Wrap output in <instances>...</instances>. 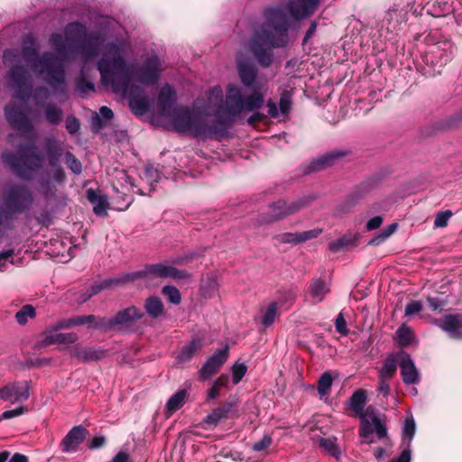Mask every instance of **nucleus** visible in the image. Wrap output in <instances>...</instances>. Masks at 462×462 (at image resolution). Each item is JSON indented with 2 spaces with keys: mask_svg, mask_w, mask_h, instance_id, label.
Masks as SVG:
<instances>
[{
  "mask_svg": "<svg viewBox=\"0 0 462 462\" xmlns=\"http://www.w3.org/2000/svg\"><path fill=\"white\" fill-rule=\"evenodd\" d=\"M104 38L99 33H88L86 27L79 23H70L64 29V35L54 32L49 38L51 47L55 51L37 52V39L32 33L26 34L22 41V55L31 64L32 69L57 92L65 94V61L69 52L78 47L87 62L95 58Z\"/></svg>",
  "mask_w": 462,
  "mask_h": 462,
  "instance_id": "1",
  "label": "nucleus"
},
{
  "mask_svg": "<svg viewBox=\"0 0 462 462\" xmlns=\"http://www.w3.org/2000/svg\"><path fill=\"white\" fill-rule=\"evenodd\" d=\"M128 44L117 42L108 44L97 62V69L104 86L110 87L116 94L128 97L133 113L143 116L147 113L150 102L143 88L132 84L137 79L143 84H154L160 77L161 61L152 55L147 58L143 65L136 69L125 62Z\"/></svg>",
  "mask_w": 462,
  "mask_h": 462,
  "instance_id": "2",
  "label": "nucleus"
},
{
  "mask_svg": "<svg viewBox=\"0 0 462 462\" xmlns=\"http://www.w3.org/2000/svg\"><path fill=\"white\" fill-rule=\"evenodd\" d=\"M63 143L54 136L43 140L42 152L35 145L19 147V154L5 152L2 160L19 177L31 180L44 162L51 168L39 180V190L46 198H55L66 182V172L60 162L63 155Z\"/></svg>",
  "mask_w": 462,
  "mask_h": 462,
  "instance_id": "3",
  "label": "nucleus"
},
{
  "mask_svg": "<svg viewBox=\"0 0 462 462\" xmlns=\"http://www.w3.org/2000/svg\"><path fill=\"white\" fill-rule=\"evenodd\" d=\"M263 23L254 29L248 43L257 62L264 68L273 63L272 48L284 47L288 42L289 20L282 6H269L263 12Z\"/></svg>",
  "mask_w": 462,
  "mask_h": 462,
  "instance_id": "4",
  "label": "nucleus"
},
{
  "mask_svg": "<svg viewBox=\"0 0 462 462\" xmlns=\"http://www.w3.org/2000/svg\"><path fill=\"white\" fill-rule=\"evenodd\" d=\"M263 104V95L260 91H254L245 97L243 89L234 84H229L226 88L225 106L223 104V90L220 86H215L209 89L208 101L205 104L199 99L193 102V108L200 114L215 112L217 116L223 114L226 118L217 116L215 120H223L232 126L234 118L244 111H254Z\"/></svg>",
  "mask_w": 462,
  "mask_h": 462,
  "instance_id": "5",
  "label": "nucleus"
},
{
  "mask_svg": "<svg viewBox=\"0 0 462 462\" xmlns=\"http://www.w3.org/2000/svg\"><path fill=\"white\" fill-rule=\"evenodd\" d=\"M179 133H189L201 140L222 141L227 137L229 124L223 120L204 118L189 107H178L168 116Z\"/></svg>",
  "mask_w": 462,
  "mask_h": 462,
  "instance_id": "6",
  "label": "nucleus"
},
{
  "mask_svg": "<svg viewBox=\"0 0 462 462\" xmlns=\"http://www.w3.org/2000/svg\"><path fill=\"white\" fill-rule=\"evenodd\" d=\"M4 63L11 67L8 72V78L15 91V98L25 103L31 93L32 86L29 81L28 72L24 66L20 65L21 55L17 50H6L3 55Z\"/></svg>",
  "mask_w": 462,
  "mask_h": 462,
  "instance_id": "7",
  "label": "nucleus"
},
{
  "mask_svg": "<svg viewBox=\"0 0 462 462\" xmlns=\"http://www.w3.org/2000/svg\"><path fill=\"white\" fill-rule=\"evenodd\" d=\"M190 274L183 270H178L177 268L169 265L164 263H158L154 264H149L144 267L142 271L133 272L123 274L121 277L110 281L109 284L125 283L137 279H153V278H172V279H188Z\"/></svg>",
  "mask_w": 462,
  "mask_h": 462,
  "instance_id": "8",
  "label": "nucleus"
},
{
  "mask_svg": "<svg viewBox=\"0 0 462 462\" xmlns=\"http://www.w3.org/2000/svg\"><path fill=\"white\" fill-rule=\"evenodd\" d=\"M236 67L241 82L245 88H252L254 91H260L264 96L266 89L263 86H256L257 68L251 57L244 51H239L236 55Z\"/></svg>",
  "mask_w": 462,
  "mask_h": 462,
  "instance_id": "9",
  "label": "nucleus"
},
{
  "mask_svg": "<svg viewBox=\"0 0 462 462\" xmlns=\"http://www.w3.org/2000/svg\"><path fill=\"white\" fill-rule=\"evenodd\" d=\"M32 202V195L24 185L11 186L5 192L6 207L13 212H20L27 208Z\"/></svg>",
  "mask_w": 462,
  "mask_h": 462,
  "instance_id": "10",
  "label": "nucleus"
},
{
  "mask_svg": "<svg viewBox=\"0 0 462 462\" xmlns=\"http://www.w3.org/2000/svg\"><path fill=\"white\" fill-rule=\"evenodd\" d=\"M30 396V383L28 381L10 382L0 388V399L11 403L23 402Z\"/></svg>",
  "mask_w": 462,
  "mask_h": 462,
  "instance_id": "11",
  "label": "nucleus"
},
{
  "mask_svg": "<svg viewBox=\"0 0 462 462\" xmlns=\"http://www.w3.org/2000/svg\"><path fill=\"white\" fill-rule=\"evenodd\" d=\"M228 357V346L217 350L199 371V380L204 382L216 374Z\"/></svg>",
  "mask_w": 462,
  "mask_h": 462,
  "instance_id": "12",
  "label": "nucleus"
},
{
  "mask_svg": "<svg viewBox=\"0 0 462 462\" xmlns=\"http://www.w3.org/2000/svg\"><path fill=\"white\" fill-rule=\"evenodd\" d=\"M5 113L6 120L14 128L23 134H29L33 131V125L22 107L11 103L6 106Z\"/></svg>",
  "mask_w": 462,
  "mask_h": 462,
  "instance_id": "13",
  "label": "nucleus"
},
{
  "mask_svg": "<svg viewBox=\"0 0 462 462\" xmlns=\"http://www.w3.org/2000/svg\"><path fill=\"white\" fill-rule=\"evenodd\" d=\"M374 432L379 439L385 438L387 436L385 424L377 416H373L370 420L363 418L359 430L360 437L370 443L373 442L371 437Z\"/></svg>",
  "mask_w": 462,
  "mask_h": 462,
  "instance_id": "14",
  "label": "nucleus"
},
{
  "mask_svg": "<svg viewBox=\"0 0 462 462\" xmlns=\"http://www.w3.org/2000/svg\"><path fill=\"white\" fill-rule=\"evenodd\" d=\"M291 93L289 90H284L280 96L279 107H277L276 103L273 100L269 99L267 101V113L272 118L285 119L291 112Z\"/></svg>",
  "mask_w": 462,
  "mask_h": 462,
  "instance_id": "15",
  "label": "nucleus"
},
{
  "mask_svg": "<svg viewBox=\"0 0 462 462\" xmlns=\"http://www.w3.org/2000/svg\"><path fill=\"white\" fill-rule=\"evenodd\" d=\"M320 0H290L288 11L295 20H302L313 14L319 7Z\"/></svg>",
  "mask_w": 462,
  "mask_h": 462,
  "instance_id": "16",
  "label": "nucleus"
},
{
  "mask_svg": "<svg viewBox=\"0 0 462 462\" xmlns=\"http://www.w3.org/2000/svg\"><path fill=\"white\" fill-rule=\"evenodd\" d=\"M435 324L453 339H462V315L448 314L435 320Z\"/></svg>",
  "mask_w": 462,
  "mask_h": 462,
  "instance_id": "17",
  "label": "nucleus"
},
{
  "mask_svg": "<svg viewBox=\"0 0 462 462\" xmlns=\"http://www.w3.org/2000/svg\"><path fill=\"white\" fill-rule=\"evenodd\" d=\"M301 207L302 203L299 201L291 202L288 205L285 201L279 200L270 207L268 215L263 219V222L270 223L282 219L291 214L297 212Z\"/></svg>",
  "mask_w": 462,
  "mask_h": 462,
  "instance_id": "18",
  "label": "nucleus"
},
{
  "mask_svg": "<svg viewBox=\"0 0 462 462\" xmlns=\"http://www.w3.org/2000/svg\"><path fill=\"white\" fill-rule=\"evenodd\" d=\"M400 368L405 384H416L420 382L419 373L411 356L404 351L399 352Z\"/></svg>",
  "mask_w": 462,
  "mask_h": 462,
  "instance_id": "19",
  "label": "nucleus"
},
{
  "mask_svg": "<svg viewBox=\"0 0 462 462\" xmlns=\"http://www.w3.org/2000/svg\"><path fill=\"white\" fill-rule=\"evenodd\" d=\"M87 430L82 426H74L60 442L62 452L69 453L75 451L84 441L87 436Z\"/></svg>",
  "mask_w": 462,
  "mask_h": 462,
  "instance_id": "20",
  "label": "nucleus"
},
{
  "mask_svg": "<svg viewBox=\"0 0 462 462\" xmlns=\"http://www.w3.org/2000/svg\"><path fill=\"white\" fill-rule=\"evenodd\" d=\"M176 94L170 85L162 88L158 96V106L163 116L168 117L175 108Z\"/></svg>",
  "mask_w": 462,
  "mask_h": 462,
  "instance_id": "21",
  "label": "nucleus"
},
{
  "mask_svg": "<svg viewBox=\"0 0 462 462\" xmlns=\"http://www.w3.org/2000/svg\"><path fill=\"white\" fill-rule=\"evenodd\" d=\"M143 317V313L141 310L134 306H131L118 311L114 317V321L116 329H122L132 322L141 319Z\"/></svg>",
  "mask_w": 462,
  "mask_h": 462,
  "instance_id": "22",
  "label": "nucleus"
},
{
  "mask_svg": "<svg viewBox=\"0 0 462 462\" xmlns=\"http://www.w3.org/2000/svg\"><path fill=\"white\" fill-rule=\"evenodd\" d=\"M72 356L83 362L97 361L106 356V351L76 345L70 350Z\"/></svg>",
  "mask_w": 462,
  "mask_h": 462,
  "instance_id": "23",
  "label": "nucleus"
},
{
  "mask_svg": "<svg viewBox=\"0 0 462 462\" xmlns=\"http://www.w3.org/2000/svg\"><path fill=\"white\" fill-rule=\"evenodd\" d=\"M78 339L76 333H58L55 331H46L43 334L41 345L43 346L53 344H72Z\"/></svg>",
  "mask_w": 462,
  "mask_h": 462,
  "instance_id": "24",
  "label": "nucleus"
},
{
  "mask_svg": "<svg viewBox=\"0 0 462 462\" xmlns=\"http://www.w3.org/2000/svg\"><path fill=\"white\" fill-rule=\"evenodd\" d=\"M346 155L343 152H330L313 160L309 165V171H319L328 166H332L338 158Z\"/></svg>",
  "mask_w": 462,
  "mask_h": 462,
  "instance_id": "25",
  "label": "nucleus"
},
{
  "mask_svg": "<svg viewBox=\"0 0 462 462\" xmlns=\"http://www.w3.org/2000/svg\"><path fill=\"white\" fill-rule=\"evenodd\" d=\"M203 346L202 340L200 338H194L189 343L185 344L178 354L176 355V360L178 363H187L192 359L194 355L200 351Z\"/></svg>",
  "mask_w": 462,
  "mask_h": 462,
  "instance_id": "26",
  "label": "nucleus"
},
{
  "mask_svg": "<svg viewBox=\"0 0 462 462\" xmlns=\"http://www.w3.org/2000/svg\"><path fill=\"white\" fill-rule=\"evenodd\" d=\"M329 291L328 282L319 278L312 280L308 289L314 303L321 302Z\"/></svg>",
  "mask_w": 462,
  "mask_h": 462,
  "instance_id": "27",
  "label": "nucleus"
},
{
  "mask_svg": "<svg viewBox=\"0 0 462 462\" xmlns=\"http://www.w3.org/2000/svg\"><path fill=\"white\" fill-rule=\"evenodd\" d=\"M367 401L366 392L364 389H358L353 393L349 399V406L355 411L356 415L363 420L365 418L364 408Z\"/></svg>",
  "mask_w": 462,
  "mask_h": 462,
  "instance_id": "28",
  "label": "nucleus"
},
{
  "mask_svg": "<svg viewBox=\"0 0 462 462\" xmlns=\"http://www.w3.org/2000/svg\"><path fill=\"white\" fill-rule=\"evenodd\" d=\"M232 403L225 402L221 406L214 409L204 420L208 425L217 426L222 420L227 418L232 410Z\"/></svg>",
  "mask_w": 462,
  "mask_h": 462,
  "instance_id": "29",
  "label": "nucleus"
},
{
  "mask_svg": "<svg viewBox=\"0 0 462 462\" xmlns=\"http://www.w3.org/2000/svg\"><path fill=\"white\" fill-rule=\"evenodd\" d=\"M87 199L93 205L94 213L97 216H106L108 208V202L106 197H101L95 190H87Z\"/></svg>",
  "mask_w": 462,
  "mask_h": 462,
  "instance_id": "30",
  "label": "nucleus"
},
{
  "mask_svg": "<svg viewBox=\"0 0 462 462\" xmlns=\"http://www.w3.org/2000/svg\"><path fill=\"white\" fill-rule=\"evenodd\" d=\"M357 238L356 234H346L337 240L331 242L328 248L332 253L347 250L349 247L356 245Z\"/></svg>",
  "mask_w": 462,
  "mask_h": 462,
  "instance_id": "31",
  "label": "nucleus"
},
{
  "mask_svg": "<svg viewBox=\"0 0 462 462\" xmlns=\"http://www.w3.org/2000/svg\"><path fill=\"white\" fill-rule=\"evenodd\" d=\"M398 364L400 365L399 352L388 356L380 370V378L391 379L396 373Z\"/></svg>",
  "mask_w": 462,
  "mask_h": 462,
  "instance_id": "32",
  "label": "nucleus"
},
{
  "mask_svg": "<svg viewBox=\"0 0 462 462\" xmlns=\"http://www.w3.org/2000/svg\"><path fill=\"white\" fill-rule=\"evenodd\" d=\"M146 313L152 319H158L164 314V305L162 300L156 296H151L144 302Z\"/></svg>",
  "mask_w": 462,
  "mask_h": 462,
  "instance_id": "33",
  "label": "nucleus"
},
{
  "mask_svg": "<svg viewBox=\"0 0 462 462\" xmlns=\"http://www.w3.org/2000/svg\"><path fill=\"white\" fill-rule=\"evenodd\" d=\"M229 375L223 374L218 376L212 383L211 388L208 392V400H216L221 395L222 389H229Z\"/></svg>",
  "mask_w": 462,
  "mask_h": 462,
  "instance_id": "34",
  "label": "nucleus"
},
{
  "mask_svg": "<svg viewBox=\"0 0 462 462\" xmlns=\"http://www.w3.org/2000/svg\"><path fill=\"white\" fill-rule=\"evenodd\" d=\"M319 447L322 448L328 454L332 456L337 460L341 458V449L337 444V439L332 438H321L319 440Z\"/></svg>",
  "mask_w": 462,
  "mask_h": 462,
  "instance_id": "35",
  "label": "nucleus"
},
{
  "mask_svg": "<svg viewBox=\"0 0 462 462\" xmlns=\"http://www.w3.org/2000/svg\"><path fill=\"white\" fill-rule=\"evenodd\" d=\"M44 116L49 124L57 125L62 121L63 112L58 106L49 103L44 106Z\"/></svg>",
  "mask_w": 462,
  "mask_h": 462,
  "instance_id": "36",
  "label": "nucleus"
},
{
  "mask_svg": "<svg viewBox=\"0 0 462 462\" xmlns=\"http://www.w3.org/2000/svg\"><path fill=\"white\" fill-rule=\"evenodd\" d=\"M219 283L217 277L215 274H210L203 280L200 286L201 295L205 298H211L215 292L217 291Z\"/></svg>",
  "mask_w": 462,
  "mask_h": 462,
  "instance_id": "37",
  "label": "nucleus"
},
{
  "mask_svg": "<svg viewBox=\"0 0 462 462\" xmlns=\"http://www.w3.org/2000/svg\"><path fill=\"white\" fill-rule=\"evenodd\" d=\"M187 395L188 393L184 389L179 390L177 393H175L167 402V411L171 414L172 412L180 409L185 402Z\"/></svg>",
  "mask_w": 462,
  "mask_h": 462,
  "instance_id": "38",
  "label": "nucleus"
},
{
  "mask_svg": "<svg viewBox=\"0 0 462 462\" xmlns=\"http://www.w3.org/2000/svg\"><path fill=\"white\" fill-rule=\"evenodd\" d=\"M333 380L334 377L331 371H327L321 374L318 381V392L320 396H326L330 393Z\"/></svg>",
  "mask_w": 462,
  "mask_h": 462,
  "instance_id": "39",
  "label": "nucleus"
},
{
  "mask_svg": "<svg viewBox=\"0 0 462 462\" xmlns=\"http://www.w3.org/2000/svg\"><path fill=\"white\" fill-rule=\"evenodd\" d=\"M91 328L100 329L103 331H110L116 329L114 318H101L96 316L94 322H92L91 324Z\"/></svg>",
  "mask_w": 462,
  "mask_h": 462,
  "instance_id": "40",
  "label": "nucleus"
},
{
  "mask_svg": "<svg viewBox=\"0 0 462 462\" xmlns=\"http://www.w3.org/2000/svg\"><path fill=\"white\" fill-rule=\"evenodd\" d=\"M278 303L277 302H272L269 304L265 311L263 312L262 316V324L264 327H270L273 324L277 315H278Z\"/></svg>",
  "mask_w": 462,
  "mask_h": 462,
  "instance_id": "41",
  "label": "nucleus"
},
{
  "mask_svg": "<svg viewBox=\"0 0 462 462\" xmlns=\"http://www.w3.org/2000/svg\"><path fill=\"white\" fill-rule=\"evenodd\" d=\"M396 340L402 346H409L412 341V331L410 328L402 325L396 331Z\"/></svg>",
  "mask_w": 462,
  "mask_h": 462,
  "instance_id": "42",
  "label": "nucleus"
},
{
  "mask_svg": "<svg viewBox=\"0 0 462 462\" xmlns=\"http://www.w3.org/2000/svg\"><path fill=\"white\" fill-rule=\"evenodd\" d=\"M397 229V224L393 223L384 227L376 236L370 240L369 245H378L389 238Z\"/></svg>",
  "mask_w": 462,
  "mask_h": 462,
  "instance_id": "43",
  "label": "nucleus"
},
{
  "mask_svg": "<svg viewBox=\"0 0 462 462\" xmlns=\"http://www.w3.org/2000/svg\"><path fill=\"white\" fill-rule=\"evenodd\" d=\"M64 162L67 165V167L75 174L79 175L82 171V165L79 159L76 158V156L70 152H66L64 153Z\"/></svg>",
  "mask_w": 462,
  "mask_h": 462,
  "instance_id": "44",
  "label": "nucleus"
},
{
  "mask_svg": "<svg viewBox=\"0 0 462 462\" xmlns=\"http://www.w3.org/2000/svg\"><path fill=\"white\" fill-rule=\"evenodd\" d=\"M162 292L171 303L175 305L180 303L181 295L176 287L171 285L164 286L162 290Z\"/></svg>",
  "mask_w": 462,
  "mask_h": 462,
  "instance_id": "45",
  "label": "nucleus"
},
{
  "mask_svg": "<svg viewBox=\"0 0 462 462\" xmlns=\"http://www.w3.org/2000/svg\"><path fill=\"white\" fill-rule=\"evenodd\" d=\"M272 444V436L270 434H264L260 440L254 442L252 445L251 449L254 452L266 454L267 449L271 447Z\"/></svg>",
  "mask_w": 462,
  "mask_h": 462,
  "instance_id": "46",
  "label": "nucleus"
},
{
  "mask_svg": "<svg viewBox=\"0 0 462 462\" xmlns=\"http://www.w3.org/2000/svg\"><path fill=\"white\" fill-rule=\"evenodd\" d=\"M35 316V309L32 305H24L15 315L16 320L19 324L24 325L27 323L29 318Z\"/></svg>",
  "mask_w": 462,
  "mask_h": 462,
  "instance_id": "47",
  "label": "nucleus"
},
{
  "mask_svg": "<svg viewBox=\"0 0 462 462\" xmlns=\"http://www.w3.org/2000/svg\"><path fill=\"white\" fill-rule=\"evenodd\" d=\"M77 91L82 97H86L88 93L95 91V86L92 82L87 81L83 74L77 80Z\"/></svg>",
  "mask_w": 462,
  "mask_h": 462,
  "instance_id": "48",
  "label": "nucleus"
},
{
  "mask_svg": "<svg viewBox=\"0 0 462 462\" xmlns=\"http://www.w3.org/2000/svg\"><path fill=\"white\" fill-rule=\"evenodd\" d=\"M415 434V421L413 418H406L402 429V438L404 441H407L408 447Z\"/></svg>",
  "mask_w": 462,
  "mask_h": 462,
  "instance_id": "49",
  "label": "nucleus"
},
{
  "mask_svg": "<svg viewBox=\"0 0 462 462\" xmlns=\"http://www.w3.org/2000/svg\"><path fill=\"white\" fill-rule=\"evenodd\" d=\"M247 371L245 364L236 362L231 368L232 382L234 385L238 384Z\"/></svg>",
  "mask_w": 462,
  "mask_h": 462,
  "instance_id": "50",
  "label": "nucleus"
},
{
  "mask_svg": "<svg viewBox=\"0 0 462 462\" xmlns=\"http://www.w3.org/2000/svg\"><path fill=\"white\" fill-rule=\"evenodd\" d=\"M452 213L449 210L439 212L434 220L435 227H444L448 225V219L451 217Z\"/></svg>",
  "mask_w": 462,
  "mask_h": 462,
  "instance_id": "51",
  "label": "nucleus"
},
{
  "mask_svg": "<svg viewBox=\"0 0 462 462\" xmlns=\"http://www.w3.org/2000/svg\"><path fill=\"white\" fill-rule=\"evenodd\" d=\"M65 125H66L67 131L70 134H74L78 133L80 128V124H79V119H77L73 116H67L66 121H65Z\"/></svg>",
  "mask_w": 462,
  "mask_h": 462,
  "instance_id": "52",
  "label": "nucleus"
},
{
  "mask_svg": "<svg viewBox=\"0 0 462 462\" xmlns=\"http://www.w3.org/2000/svg\"><path fill=\"white\" fill-rule=\"evenodd\" d=\"M323 230L321 228H314L311 230H307L303 232H300V242H306L308 240H311L317 238L319 235H321Z\"/></svg>",
  "mask_w": 462,
  "mask_h": 462,
  "instance_id": "53",
  "label": "nucleus"
},
{
  "mask_svg": "<svg viewBox=\"0 0 462 462\" xmlns=\"http://www.w3.org/2000/svg\"><path fill=\"white\" fill-rule=\"evenodd\" d=\"M106 286V284H95L93 286H91L86 293H84L80 299H79V301L82 303V302H85L87 301L88 299H90L92 296L97 294L99 291H101Z\"/></svg>",
  "mask_w": 462,
  "mask_h": 462,
  "instance_id": "54",
  "label": "nucleus"
},
{
  "mask_svg": "<svg viewBox=\"0 0 462 462\" xmlns=\"http://www.w3.org/2000/svg\"><path fill=\"white\" fill-rule=\"evenodd\" d=\"M72 326L88 325L91 328L92 322L95 320L94 315L77 316L71 318Z\"/></svg>",
  "mask_w": 462,
  "mask_h": 462,
  "instance_id": "55",
  "label": "nucleus"
},
{
  "mask_svg": "<svg viewBox=\"0 0 462 462\" xmlns=\"http://www.w3.org/2000/svg\"><path fill=\"white\" fill-rule=\"evenodd\" d=\"M335 327L337 331L342 335L346 336L349 332L346 322L342 313H339L336 319Z\"/></svg>",
  "mask_w": 462,
  "mask_h": 462,
  "instance_id": "56",
  "label": "nucleus"
},
{
  "mask_svg": "<svg viewBox=\"0 0 462 462\" xmlns=\"http://www.w3.org/2000/svg\"><path fill=\"white\" fill-rule=\"evenodd\" d=\"M278 240L281 243H291L297 244L300 242V234L299 233H284L278 236Z\"/></svg>",
  "mask_w": 462,
  "mask_h": 462,
  "instance_id": "57",
  "label": "nucleus"
},
{
  "mask_svg": "<svg viewBox=\"0 0 462 462\" xmlns=\"http://www.w3.org/2000/svg\"><path fill=\"white\" fill-rule=\"evenodd\" d=\"M23 413H24V408L23 406L18 407L14 410L5 411L0 415V421L3 420H9V419H13L14 417H18Z\"/></svg>",
  "mask_w": 462,
  "mask_h": 462,
  "instance_id": "58",
  "label": "nucleus"
},
{
  "mask_svg": "<svg viewBox=\"0 0 462 462\" xmlns=\"http://www.w3.org/2000/svg\"><path fill=\"white\" fill-rule=\"evenodd\" d=\"M422 310V304L420 301L414 300L406 305L405 315L411 316L419 313Z\"/></svg>",
  "mask_w": 462,
  "mask_h": 462,
  "instance_id": "59",
  "label": "nucleus"
},
{
  "mask_svg": "<svg viewBox=\"0 0 462 462\" xmlns=\"http://www.w3.org/2000/svg\"><path fill=\"white\" fill-rule=\"evenodd\" d=\"M50 92L49 89L45 87H39L35 88L33 92V98L37 102V104H40V100H45L49 97Z\"/></svg>",
  "mask_w": 462,
  "mask_h": 462,
  "instance_id": "60",
  "label": "nucleus"
},
{
  "mask_svg": "<svg viewBox=\"0 0 462 462\" xmlns=\"http://www.w3.org/2000/svg\"><path fill=\"white\" fill-rule=\"evenodd\" d=\"M383 221V217H381V216L374 217L371 219H369L368 222L366 223V229L368 231L375 230L381 226Z\"/></svg>",
  "mask_w": 462,
  "mask_h": 462,
  "instance_id": "61",
  "label": "nucleus"
},
{
  "mask_svg": "<svg viewBox=\"0 0 462 462\" xmlns=\"http://www.w3.org/2000/svg\"><path fill=\"white\" fill-rule=\"evenodd\" d=\"M106 440V437L104 436H96L89 442L88 448L91 449L101 448L105 445Z\"/></svg>",
  "mask_w": 462,
  "mask_h": 462,
  "instance_id": "62",
  "label": "nucleus"
},
{
  "mask_svg": "<svg viewBox=\"0 0 462 462\" xmlns=\"http://www.w3.org/2000/svg\"><path fill=\"white\" fill-rule=\"evenodd\" d=\"M91 126L94 132L97 133L99 130H101L104 127V124L102 122V118L98 114H95V116H92L91 121Z\"/></svg>",
  "mask_w": 462,
  "mask_h": 462,
  "instance_id": "63",
  "label": "nucleus"
},
{
  "mask_svg": "<svg viewBox=\"0 0 462 462\" xmlns=\"http://www.w3.org/2000/svg\"><path fill=\"white\" fill-rule=\"evenodd\" d=\"M111 462H131V457L126 451L121 450L113 457Z\"/></svg>",
  "mask_w": 462,
  "mask_h": 462,
  "instance_id": "64",
  "label": "nucleus"
}]
</instances>
